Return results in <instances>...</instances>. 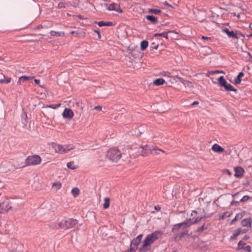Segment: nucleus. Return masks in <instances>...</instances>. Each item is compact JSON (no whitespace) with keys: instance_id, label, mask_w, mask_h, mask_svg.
<instances>
[{"instance_id":"3","label":"nucleus","mask_w":252,"mask_h":252,"mask_svg":"<svg viewBox=\"0 0 252 252\" xmlns=\"http://www.w3.org/2000/svg\"><path fill=\"white\" fill-rule=\"evenodd\" d=\"M77 223L78 220H77L69 218L63 219L54 223L53 227L56 229H67L73 228Z\"/></svg>"},{"instance_id":"2","label":"nucleus","mask_w":252,"mask_h":252,"mask_svg":"<svg viewBox=\"0 0 252 252\" xmlns=\"http://www.w3.org/2000/svg\"><path fill=\"white\" fill-rule=\"evenodd\" d=\"M128 155L124 152H121L117 148H112L108 150L106 153V157L110 160L112 162H117L121 158L123 160H125Z\"/></svg>"},{"instance_id":"30","label":"nucleus","mask_w":252,"mask_h":252,"mask_svg":"<svg viewBox=\"0 0 252 252\" xmlns=\"http://www.w3.org/2000/svg\"><path fill=\"white\" fill-rule=\"evenodd\" d=\"M141 243V241L137 239L136 238L133 239L131 242H130V245L134 246V248H138V245Z\"/></svg>"},{"instance_id":"43","label":"nucleus","mask_w":252,"mask_h":252,"mask_svg":"<svg viewBox=\"0 0 252 252\" xmlns=\"http://www.w3.org/2000/svg\"><path fill=\"white\" fill-rule=\"evenodd\" d=\"M53 187L56 188L57 189H59L62 187V184L60 182L54 183Z\"/></svg>"},{"instance_id":"24","label":"nucleus","mask_w":252,"mask_h":252,"mask_svg":"<svg viewBox=\"0 0 252 252\" xmlns=\"http://www.w3.org/2000/svg\"><path fill=\"white\" fill-rule=\"evenodd\" d=\"M240 235V232L239 231L238 228L235 229L234 232H233V235L231 236L229 239V242H231L233 240H235L237 239V237L239 235Z\"/></svg>"},{"instance_id":"25","label":"nucleus","mask_w":252,"mask_h":252,"mask_svg":"<svg viewBox=\"0 0 252 252\" xmlns=\"http://www.w3.org/2000/svg\"><path fill=\"white\" fill-rule=\"evenodd\" d=\"M225 90L227 91H233L235 92L236 93L237 92V90L234 88V87L230 84L227 83L226 85L223 87Z\"/></svg>"},{"instance_id":"50","label":"nucleus","mask_w":252,"mask_h":252,"mask_svg":"<svg viewBox=\"0 0 252 252\" xmlns=\"http://www.w3.org/2000/svg\"><path fill=\"white\" fill-rule=\"evenodd\" d=\"M240 194H241V192H238L236 193H235V194H233L232 195V197H234V198H236V197H237Z\"/></svg>"},{"instance_id":"35","label":"nucleus","mask_w":252,"mask_h":252,"mask_svg":"<svg viewBox=\"0 0 252 252\" xmlns=\"http://www.w3.org/2000/svg\"><path fill=\"white\" fill-rule=\"evenodd\" d=\"M110 206V199L108 197H105L104 198V203L103 205L104 209H107Z\"/></svg>"},{"instance_id":"49","label":"nucleus","mask_w":252,"mask_h":252,"mask_svg":"<svg viewBox=\"0 0 252 252\" xmlns=\"http://www.w3.org/2000/svg\"><path fill=\"white\" fill-rule=\"evenodd\" d=\"M143 234H140V235H138V236L136 237V238L137 239H138V240H139L140 241H141V239H142V237H143Z\"/></svg>"},{"instance_id":"38","label":"nucleus","mask_w":252,"mask_h":252,"mask_svg":"<svg viewBox=\"0 0 252 252\" xmlns=\"http://www.w3.org/2000/svg\"><path fill=\"white\" fill-rule=\"evenodd\" d=\"M63 148L64 149V153L69 151L70 150H72L73 149V146H71V145H63Z\"/></svg>"},{"instance_id":"61","label":"nucleus","mask_w":252,"mask_h":252,"mask_svg":"<svg viewBox=\"0 0 252 252\" xmlns=\"http://www.w3.org/2000/svg\"><path fill=\"white\" fill-rule=\"evenodd\" d=\"M193 214H197V212L196 211H195V210L192 211V212L191 213V216H193Z\"/></svg>"},{"instance_id":"33","label":"nucleus","mask_w":252,"mask_h":252,"mask_svg":"<svg viewBox=\"0 0 252 252\" xmlns=\"http://www.w3.org/2000/svg\"><path fill=\"white\" fill-rule=\"evenodd\" d=\"M148 12L154 14H159L161 13V10L158 9L149 8L148 9Z\"/></svg>"},{"instance_id":"56","label":"nucleus","mask_w":252,"mask_h":252,"mask_svg":"<svg viewBox=\"0 0 252 252\" xmlns=\"http://www.w3.org/2000/svg\"><path fill=\"white\" fill-rule=\"evenodd\" d=\"M199 104V102L197 101H194L191 103V105H195Z\"/></svg>"},{"instance_id":"36","label":"nucleus","mask_w":252,"mask_h":252,"mask_svg":"<svg viewBox=\"0 0 252 252\" xmlns=\"http://www.w3.org/2000/svg\"><path fill=\"white\" fill-rule=\"evenodd\" d=\"M11 81V78L10 77H6L5 76H4L3 79H1L0 80V83L2 84H8L10 83Z\"/></svg>"},{"instance_id":"7","label":"nucleus","mask_w":252,"mask_h":252,"mask_svg":"<svg viewBox=\"0 0 252 252\" xmlns=\"http://www.w3.org/2000/svg\"><path fill=\"white\" fill-rule=\"evenodd\" d=\"M202 219V217H201V216H198L195 218V219L193 221H192L191 220V219H187L183 222L178 223L177 224L178 225H177V226L178 227V228L182 226H183L184 227H189L191 225L198 223Z\"/></svg>"},{"instance_id":"42","label":"nucleus","mask_w":252,"mask_h":252,"mask_svg":"<svg viewBox=\"0 0 252 252\" xmlns=\"http://www.w3.org/2000/svg\"><path fill=\"white\" fill-rule=\"evenodd\" d=\"M250 198V196L249 195H245L240 200V202L241 203H244L245 202H246L247 200H248Z\"/></svg>"},{"instance_id":"48","label":"nucleus","mask_w":252,"mask_h":252,"mask_svg":"<svg viewBox=\"0 0 252 252\" xmlns=\"http://www.w3.org/2000/svg\"><path fill=\"white\" fill-rule=\"evenodd\" d=\"M94 109L97 111H101L102 110V107L99 105L95 106Z\"/></svg>"},{"instance_id":"40","label":"nucleus","mask_w":252,"mask_h":252,"mask_svg":"<svg viewBox=\"0 0 252 252\" xmlns=\"http://www.w3.org/2000/svg\"><path fill=\"white\" fill-rule=\"evenodd\" d=\"M224 73L223 71H220L218 70H215L214 71H208L207 73V76H209L210 75H213L216 73Z\"/></svg>"},{"instance_id":"10","label":"nucleus","mask_w":252,"mask_h":252,"mask_svg":"<svg viewBox=\"0 0 252 252\" xmlns=\"http://www.w3.org/2000/svg\"><path fill=\"white\" fill-rule=\"evenodd\" d=\"M104 6L106 9L109 11H116L120 13H123V10L121 8L120 5L115 3H112L110 4L105 3Z\"/></svg>"},{"instance_id":"34","label":"nucleus","mask_w":252,"mask_h":252,"mask_svg":"<svg viewBox=\"0 0 252 252\" xmlns=\"http://www.w3.org/2000/svg\"><path fill=\"white\" fill-rule=\"evenodd\" d=\"M67 167L70 169L74 170L77 168V166L74 164V161H70L67 163Z\"/></svg>"},{"instance_id":"64","label":"nucleus","mask_w":252,"mask_h":252,"mask_svg":"<svg viewBox=\"0 0 252 252\" xmlns=\"http://www.w3.org/2000/svg\"><path fill=\"white\" fill-rule=\"evenodd\" d=\"M78 17L80 19H83V16L81 15H78Z\"/></svg>"},{"instance_id":"16","label":"nucleus","mask_w":252,"mask_h":252,"mask_svg":"<svg viewBox=\"0 0 252 252\" xmlns=\"http://www.w3.org/2000/svg\"><path fill=\"white\" fill-rule=\"evenodd\" d=\"M245 75V74L243 72H240L239 73L238 75L234 78L233 82H232V83H233L235 85H238L240 84L241 81H242V78L244 77Z\"/></svg>"},{"instance_id":"53","label":"nucleus","mask_w":252,"mask_h":252,"mask_svg":"<svg viewBox=\"0 0 252 252\" xmlns=\"http://www.w3.org/2000/svg\"><path fill=\"white\" fill-rule=\"evenodd\" d=\"M94 32L96 33V34H97L98 35V38L100 39L101 38V34L100 32L97 30H95Z\"/></svg>"},{"instance_id":"13","label":"nucleus","mask_w":252,"mask_h":252,"mask_svg":"<svg viewBox=\"0 0 252 252\" xmlns=\"http://www.w3.org/2000/svg\"><path fill=\"white\" fill-rule=\"evenodd\" d=\"M235 170V174L234 176L237 178H242L244 174L245 170L241 166H237L234 169Z\"/></svg>"},{"instance_id":"12","label":"nucleus","mask_w":252,"mask_h":252,"mask_svg":"<svg viewBox=\"0 0 252 252\" xmlns=\"http://www.w3.org/2000/svg\"><path fill=\"white\" fill-rule=\"evenodd\" d=\"M62 115L64 118L71 119L73 118L74 114L70 109L65 108Z\"/></svg>"},{"instance_id":"57","label":"nucleus","mask_w":252,"mask_h":252,"mask_svg":"<svg viewBox=\"0 0 252 252\" xmlns=\"http://www.w3.org/2000/svg\"><path fill=\"white\" fill-rule=\"evenodd\" d=\"M155 210H156L157 211H159L160 210L161 208L159 206H156L155 207Z\"/></svg>"},{"instance_id":"41","label":"nucleus","mask_w":252,"mask_h":252,"mask_svg":"<svg viewBox=\"0 0 252 252\" xmlns=\"http://www.w3.org/2000/svg\"><path fill=\"white\" fill-rule=\"evenodd\" d=\"M60 106V104H50L47 106V107L51 108L54 109L58 108Z\"/></svg>"},{"instance_id":"29","label":"nucleus","mask_w":252,"mask_h":252,"mask_svg":"<svg viewBox=\"0 0 252 252\" xmlns=\"http://www.w3.org/2000/svg\"><path fill=\"white\" fill-rule=\"evenodd\" d=\"M218 81L219 85L221 87H224L227 83L223 76H221L218 78Z\"/></svg>"},{"instance_id":"17","label":"nucleus","mask_w":252,"mask_h":252,"mask_svg":"<svg viewBox=\"0 0 252 252\" xmlns=\"http://www.w3.org/2000/svg\"><path fill=\"white\" fill-rule=\"evenodd\" d=\"M212 149L213 151L218 153H221L224 151V149L222 147L216 143L212 146Z\"/></svg>"},{"instance_id":"47","label":"nucleus","mask_w":252,"mask_h":252,"mask_svg":"<svg viewBox=\"0 0 252 252\" xmlns=\"http://www.w3.org/2000/svg\"><path fill=\"white\" fill-rule=\"evenodd\" d=\"M240 202H239V201H235V200H233L231 202V205H235L236 206H238L240 204Z\"/></svg>"},{"instance_id":"6","label":"nucleus","mask_w":252,"mask_h":252,"mask_svg":"<svg viewBox=\"0 0 252 252\" xmlns=\"http://www.w3.org/2000/svg\"><path fill=\"white\" fill-rule=\"evenodd\" d=\"M41 162L40 157L37 155L28 156L25 159V164L26 166L37 165Z\"/></svg>"},{"instance_id":"21","label":"nucleus","mask_w":252,"mask_h":252,"mask_svg":"<svg viewBox=\"0 0 252 252\" xmlns=\"http://www.w3.org/2000/svg\"><path fill=\"white\" fill-rule=\"evenodd\" d=\"M165 83V80L162 78H159L156 79L153 82V83L154 85H156L157 86L162 85L164 84Z\"/></svg>"},{"instance_id":"27","label":"nucleus","mask_w":252,"mask_h":252,"mask_svg":"<svg viewBox=\"0 0 252 252\" xmlns=\"http://www.w3.org/2000/svg\"><path fill=\"white\" fill-rule=\"evenodd\" d=\"M149 42L146 40H143L140 43V49L141 51H144L148 46Z\"/></svg>"},{"instance_id":"54","label":"nucleus","mask_w":252,"mask_h":252,"mask_svg":"<svg viewBox=\"0 0 252 252\" xmlns=\"http://www.w3.org/2000/svg\"><path fill=\"white\" fill-rule=\"evenodd\" d=\"M250 238V236H249V235H245L243 237V240H244L245 241H247V240H249Z\"/></svg>"},{"instance_id":"18","label":"nucleus","mask_w":252,"mask_h":252,"mask_svg":"<svg viewBox=\"0 0 252 252\" xmlns=\"http://www.w3.org/2000/svg\"><path fill=\"white\" fill-rule=\"evenodd\" d=\"M241 243L238 244V247L236 248L237 251H240L241 250H245L247 252H251L252 251V247L251 246H245L244 247L241 246Z\"/></svg>"},{"instance_id":"39","label":"nucleus","mask_w":252,"mask_h":252,"mask_svg":"<svg viewBox=\"0 0 252 252\" xmlns=\"http://www.w3.org/2000/svg\"><path fill=\"white\" fill-rule=\"evenodd\" d=\"M66 6V3L65 2L61 1L58 3L57 7L59 9L65 8Z\"/></svg>"},{"instance_id":"8","label":"nucleus","mask_w":252,"mask_h":252,"mask_svg":"<svg viewBox=\"0 0 252 252\" xmlns=\"http://www.w3.org/2000/svg\"><path fill=\"white\" fill-rule=\"evenodd\" d=\"M222 32L226 33L229 38L238 39L240 37H244V34L242 32L238 31H236L235 32L233 31H230L227 28L223 29Z\"/></svg>"},{"instance_id":"23","label":"nucleus","mask_w":252,"mask_h":252,"mask_svg":"<svg viewBox=\"0 0 252 252\" xmlns=\"http://www.w3.org/2000/svg\"><path fill=\"white\" fill-rule=\"evenodd\" d=\"M32 77L30 76H22L19 78L18 81L17 82L18 85H21L22 83L25 82V81L31 79Z\"/></svg>"},{"instance_id":"1","label":"nucleus","mask_w":252,"mask_h":252,"mask_svg":"<svg viewBox=\"0 0 252 252\" xmlns=\"http://www.w3.org/2000/svg\"><path fill=\"white\" fill-rule=\"evenodd\" d=\"M163 234L161 230H157L148 234L142 242V244L139 248V252H147L149 251L151 247V245L156 240L158 239Z\"/></svg>"},{"instance_id":"14","label":"nucleus","mask_w":252,"mask_h":252,"mask_svg":"<svg viewBox=\"0 0 252 252\" xmlns=\"http://www.w3.org/2000/svg\"><path fill=\"white\" fill-rule=\"evenodd\" d=\"M175 78H176L178 79L181 83H182L183 84H184L185 87H189V88H191L193 87L192 85V83L189 81H188L184 78L181 77L178 75H176Z\"/></svg>"},{"instance_id":"44","label":"nucleus","mask_w":252,"mask_h":252,"mask_svg":"<svg viewBox=\"0 0 252 252\" xmlns=\"http://www.w3.org/2000/svg\"><path fill=\"white\" fill-rule=\"evenodd\" d=\"M229 214L228 212L223 213V215L220 217V220H223L225 217H229Z\"/></svg>"},{"instance_id":"37","label":"nucleus","mask_w":252,"mask_h":252,"mask_svg":"<svg viewBox=\"0 0 252 252\" xmlns=\"http://www.w3.org/2000/svg\"><path fill=\"white\" fill-rule=\"evenodd\" d=\"M71 192L74 197H76L79 195L80 190L78 188H74L71 189Z\"/></svg>"},{"instance_id":"62","label":"nucleus","mask_w":252,"mask_h":252,"mask_svg":"<svg viewBox=\"0 0 252 252\" xmlns=\"http://www.w3.org/2000/svg\"><path fill=\"white\" fill-rule=\"evenodd\" d=\"M167 32H168V33H177V32H175V31H169Z\"/></svg>"},{"instance_id":"22","label":"nucleus","mask_w":252,"mask_h":252,"mask_svg":"<svg viewBox=\"0 0 252 252\" xmlns=\"http://www.w3.org/2000/svg\"><path fill=\"white\" fill-rule=\"evenodd\" d=\"M55 150L56 153L61 154H64V149L62 145L57 144L55 147Z\"/></svg>"},{"instance_id":"32","label":"nucleus","mask_w":252,"mask_h":252,"mask_svg":"<svg viewBox=\"0 0 252 252\" xmlns=\"http://www.w3.org/2000/svg\"><path fill=\"white\" fill-rule=\"evenodd\" d=\"M154 36L155 37L161 36V37H164L166 39H168V32H163L162 33H155V34H154Z\"/></svg>"},{"instance_id":"55","label":"nucleus","mask_w":252,"mask_h":252,"mask_svg":"<svg viewBox=\"0 0 252 252\" xmlns=\"http://www.w3.org/2000/svg\"><path fill=\"white\" fill-rule=\"evenodd\" d=\"M225 172L230 176L232 175L231 172L228 169H226Z\"/></svg>"},{"instance_id":"52","label":"nucleus","mask_w":252,"mask_h":252,"mask_svg":"<svg viewBox=\"0 0 252 252\" xmlns=\"http://www.w3.org/2000/svg\"><path fill=\"white\" fill-rule=\"evenodd\" d=\"M239 243H241V247L242 246L243 247H244L246 246V243L245 242H243V241H242V240H240V241L238 242V244H239Z\"/></svg>"},{"instance_id":"9","label":"nucleus","mask_w":252,"mask_h":252,"mask_svg":"<svg viewBox=\"0 0 252 252\" xmlns=\"http://www.w3.org/2000/svg\"><path fill=\"white\" fill-rule=\"evenodd\" d=\"M12 208L10 201L8 199H5L0 203V213L2 214L8 212Z\"/></svg>"},{"instance_id":"59","label":"nucleus","mask_w":252,"mask_h":252,"mask_svg":"<svg viewBox=\"0 0 252 252\" xmlns=\"http://www.w3.org/2000/svg\"><path fill=\"white\" fill-rule=\"evenodd\" d=\"M34 82L36 84H39V83H40V80L39 79H34Z\"/></svg>"},{"instance_id":"63","label":"nucleus","mask_w":252,"mask_h":252,"mask_svg":"<svg viewBox=\"0 0 252 252\" xmlns=\"http://www.w3.org/2000/svg\"><path fill=\"white\" fill-rule=\"evenodd\" d=\"M201 217H202V219H204V218H208L210 216H206V215H204V216H201Z\"/></svg>"},{"instance_id":"28","label":"nucleus","mask_w":252,"mask_h":252,"mask_svg":"<svg viewBox=\"0 0 252 252\" xmlns=\"http://www.w3.org/2000/svg\"><path fill=\"white\" fill-rule=\"evenodd\" d=\"M99 27H103V26H112L113 24L112 22H104L103 21H99L97 23Z\"/></svg>"},{"instance_id":"4","label":"nucleus","mask_w":252,"mask_h":252,"mask_svg":"<svg viewBox=\"0 0 252 252\" xmlns=\"http://www.w3.org/2000/svg\"><path fill=\"white\" fill-rule=\"evenodd\" d=\"M178 223L175 224L173 225L171 229V232L174 234V239L176 241L181 240L185 236L189 235V230L187 229L188 227H178L177 226Z\"/></svg>"},{"instance_id":"46","label":"nucleus","mask_w":252,"mask_h":252,"mask_svg":"<svg viewBox=\"0 0 252 252\" xmlns=\"http://www.w3.org/2000/svg\"><path fill=\"white\" fill-rule=\"evenodd\" d=\"M239 231L240 232V234H244L246 233L247 232V229H242L241 228L239 227L238 228Z\"/></svg>"},{"instance_id":"20","label":"nucleus","mask_w":252,"mask_h":252,"mask_svg":"<svg viewBox=\"0 0 252 252\" xmlns=\"http://www.w3.org/2000/svg\"><path fill=\"white\" fill-rule=\"evenodd\" d=\"M145 18L147 20L150 21L153 24H157L158 23V18L153 15H148L146 16Z\"/></svg>"},{"instance_id":"26","label":"nucleus","mask_w":252,"mask_h":252,"mask_svg":"<svg viewBox=\"0 0 252 252\" xmlns=\"http://www.w3.org/2000/svg\"><path fill=\"white\" fill-rule=\"evenodd\" d=\"M201 39L204 41V43L207 44H210L211 42L213 40V37L205 36H202Z\"/></svg>"},{"instance_id":"15","label":"nucleus","mask_w":252,"mask_h":252,"mask_svg":"<svg viewBox=\"0 0 252 252\" xmlns=\"http://www.w3.org/2000/svg\"><path fill=\"white\" fill-rule=\"evenodd\" d=\"M252 223V220L251 218H246L243 219L241 224L243 227H251Z\"/></svg>"},{"instance_id":"45","label":"nucleus","mask_w":252,"mask_h":252,"mask_svg":"<svg viewBox=\"0 0 252 252\" xmlns=\"http://www.w3.org/2000/svg\"><path fill=\"white\" fill-rule=\"evenodd\" d=\"M135 247L130 244V248L128 250L129 252H136V250L137 248H134Z\"/></svg>"},{"instance_id":"31","label":"nucleus","mask_w":252,"mask_h":252,"mask_svg":"<svg viewBox=\"0 0 252 252\" xmlns=\"http://www.w3.org/2000/svg\"><path fill=\"white\" fill-rule=\"evenodd\" d=\"M50 34L53 36H62L64 35V32H58L55 31H51Z\"/></svg>"},{"instance_id":"58","label":"nucleus","mask_w":252,"mask_h":252,"mask_svg":"<svg viewBox=\"0 0 252 252\" xmlns=\"http://www.w3.org/2000/svg\"><path fill=\"white\" fill-rule=\"evenodd\" d=\"M43 28V26L42 25H39L38 26H37L36 28H35V29H42Z\"/></svg>"},{"instance_id":"11","label":"nucleus","mask_w":252,"mask_h":252,"mask_svg":"<svg viewBox=\"0 0 252 252\" xmlns=\"http://www.w3.org/2000/svg\"><path fill=\"white\" fill-rule=\"evenodd\" d=\"M210 223H204L202 225L199 226L195 230L194 233L197 235H200L204 230H207L210 227Z\"/></svg>"},{"instance_id":"51","label":"nucleus","mask_w":252,"mask_h":252,"mask_svg":"<svg viewBox=\"0 0 252 252\" xmlns=\"http://www.w3.org/2000/svg\"><path fill=\"white\" fill-rule=\"evenodd\" d=\"M163 4H164V5H166V6H168V7H172V8H173V7L171 4H169V3L167 1H165V2H164V3H163Z\"/></svg>"},{"instance_id":"5","label":"nucleus","mask_w":252,"mask_h":252,"mask_svg":"<svg viewBox=\"0 0 252 252\" xmlns=\"http://www.w3.org/2000/svg\"><path fill=\"white\" fill-rule=\"evenodd\" d=\"M164 153V152L161 149L158 148L156 146L146 145L141 146L138 150V152L143 157H146L149 154H159V152Z\"/></svg>"},{"instance_id":"60","label":"nucleus","mask_w":252,"mask_h":252,"mask_svg":"<svg viewBox=\"0 0 252 252\" xmlns=\"http://www.w3.org/2000/svg\"><path fill=\"white\" fill-rule=\"evenodd\" d=\"M152 48L154 49H156V50H157L158 48V45H157L155 46H153V47H151Z\"/></svg>"},{"instance_id":"19","label":"nucleus","mask_w":252,"mask_h":252,"mask_svg":"<svg viewBox=\"0 0 252 252\" xmlns=\"http://www.w3.org/2000/svg\"><path fill=\"white\" fill-rule=\"evenodd\" d=\"M245 214L246 212L245 211H243L240 213L237 214L235 218L231 220L230 224H232L234 223V221L242 219V217L245 216Z\"/></svg>"}]
</instances>
